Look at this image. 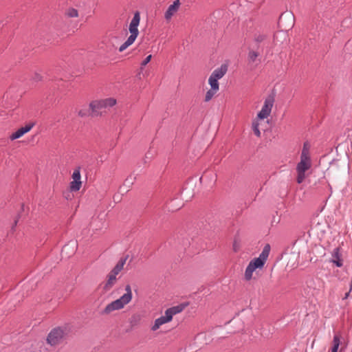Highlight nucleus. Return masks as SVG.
Here are the masks:
<instances>
[{"label": "nucleus", "instance_id": "nucleus-1", "mask_svg": "<svg viewBox=\"0 0 352 352\" xmlns=\"http://www.w3.org/2000/svg\"><path fill=\"white\" fill-rule=\"evenodd\" d=\"M270 250V245H266L264 247L262 252L260 254L259 256L252 260L249 263L248 265L245 269L244 275V278L246 280H250L252 279V274L256 269H261L264 266L269 256Z\"/></svg>", "mask_w": 352, "mask_h": 352}, {"label": "nucleus", "instance_id": "nucleus-2", "mask_svg": "<svg viewBox=\"0 0 352 352\" xmlns=\"http://www.w3.org/2000/svg\"><path fill=\"white\" fill-rule=\"evenodd\" d=\"M125 291L126 293L124 294L121 297L108 304L102 310V314L106 315L109 314L113 311L122 309L126 305L129 303L132 299V291L129 285H126Z\"/></svg>", "mask_w": 352, "mask_h": 352}, {"label": "nucleus", "instance_id": "nucleus-3", "mask_svg": "<svg viewBox=\"0 0 352 352\" xmlns=\"http://www.w3.org/2000/svg\"><path fill=\"white\" fill-rule=\"evenodd\" d=\"M140 13L139 11H136L134 13L133 17L132 18L129 24V31L130 32V36L119 47L120 52L124 51L127 47H129L135 42L139 34L138 26L140 25Z\"/></svg>", "mask_w": 352, "mask_h": 352}, {"label": "nucleus", "instance_id": "nucleus-4", "mask_svg": "<svg viewBox=\"0 0 352 352\" xmlns=\"http://www.w3.org/2000/svg\"><path fill=\"white\" fill-rule=\"evenodd\" d=\"M116 104V100L113 98H108L91 102L89 104L91 117L102 116V113L105 112L106 109L111 107Z\"/></svg>", "mask_w": 352, "mask_h": 352}, {"label": "nucleus", "instance_id": "nucleus-5", "mask_svg": "<svg viewBox=\"0 0 352 352\" xmlns=\"http://www.w3.org/2000/svg\"><path fill=\"white\" fill-rule=\"evenodd\" d=\"M65 333L60 327L54 328L47 337V343L52 346L61 344L65 338Z\"/></svg>", "mask_w": 352, "mask_h": 352}, {"label": "nucleus", "instance_id": "nucleus-6", "mask_svg": "<svg viewBox=\"0 0 352 352\" xmlns=\"http://www.w3.org/2000/svg\"><path fill=\"white\" fill-rule=\"evenodd\" d=\"M274 102V98L273 96H268L264 101V104L262 107L261 110L258 113L257 117L259 119H265L267 118L271 113L273 104Z\"/></svg>", "mask_w": 352, "mask_h": 352}, {"label": "nucleus", "instance_id": "nucleus-7", "mask_svg": "<svg viewBox=\"0 0 352 352\" xmlns=\"http://www.w3.org/2000/svg\"><path fill=\"white\" fill-rule=\"evenodd\" d=\"M80 168H76L72 174L73 181L70 183V189L72 191H78L80 189L82 182L80 181Z\"/></svg>", "mask_w": 352, "mask_h": 352}, {"label": "nucleus", "instance_id": "nucleus-8", "mask_svg": "<svg viewBox=\"0 0 352 352\" xmlns=\"http://www.w3.org/2000/svg\"><path fill=\"white\" fill-rule=\"evenodd\" d=\"M267 34L261 32H256L253 36V39L248 46L257 47L258 49H263L262 43L267 38Z\"/></svg>", "mask_w": 352, "mask_h": 352}, {"label": "nucleus", "instance_id": "nucleus-9", "mask_svg": "<svg viewBox=\"0 0 352 352\" xmlns=\"http://www.w3.org/2000/svg\"><path fill=\"white\" fill-rule=\"evenodd\" d=\"M34 126V123L31 122V123L26 124L25 126H23V127L19 129L16 131H15L10 135V139L12 140H14L21 138L25 133L29 132L32 129V127Z\"/></svg>", "mask_w": 352, "mask_h": 352}, {"label": "nucleus", "instance_id": "nucleus-10", "mask_svg": "<svg viewBox=\"0 0 352 352\" xmlns=\"http://www.w3.org/2000/svg\"><path fill=\"white\" fill-rule=\"evenodd\" d=\"M262 52L263 49H258L257 47L248 46V60L249 63L256 62L257 58L260 56Z\"/></svg>", "mask_w": 352, "mask_h": 352}, {"label": "nucleus", "instance_id": "nucleus-11", "mask_svg": "<svg viewBox=\"0 0 352 352\" xmlns=\"http://www.w3.org/2000/svg\"><path fill=\"white\" fill-rule=\"evenodd\" d=\"M180 6L179 0L174 1L173 3L170 5L164 14V18L170 20L171 17L178 11Z\"/></svg>", "mask_w": 352, "mask_h": 352}, {"label": "nucleus", "instance_id": "nucleus-12", "mask_svg": "<svg viewBox=\"0 0 352 352\" xmlns=\"http://www.w3.org/2000/svg\"><path fill=\"white\" fill-rule=\"evenodd\" d=\"M330 262L333 263L338 267H340L343 265L340 248H336L333 249L331 253V258L330 259Z\"/></svg>", "mask_w": 352, "mask_h": 352}, {"label": "nucleus", "instance_id": "nucleus-13", "mask_svg": "<svg viewBox=\"0 0 352 352\" xmlns=\"http://www.w3.org/2000/svg\"><path fill=\"white\" fill-rule=\"evenodd\" d=\"M311 163L310 157H300V162L297 164L296 170L297 172H306L311 168Z\"/></svg>", "mask_w": 352, "mask_h": 352}, {"label": "nucleus", "instance_id": "nucleus-14", "mask_svg": "<svg viewBox=\"0 0 352 352\" xmlns=\"http://www.w3.org/2000/svg\"><path fill=\"white\" fill-rule=\"evenodd\" d=\"M228 67L226 65H222L220 67L215 69L210 76L217 80L221 79L227 72Z\"/></svg>", "mask_w": 352, "mask_h": 352}, {"label": "nucleus", "instance_id": "nucleus-15", "mask_svg": "<svg viewBox=\"0 0 352 352\" xmlns=\"http://www.w3.org/2000/svg\"><path fill=\"white\" fill-rule=\"evenodd\" d=\"M128 256H126L124 258H122L116 265V266L112 269V270L109 272L110 274L117 276L123 269L124 264L127 260Z\"/></svg>", "mask_w": 352, "mask_h": 352}, {"label": "nucleus", "instance_id": "nucleus-16", "mask_svg": "<svg viewBox=\"0 0 352 352\" xmlns=\"http://www.w3.org/2000/svg\"><path fill=\"white\" fill-rule=\"evenodd\" d=\"M116 283V276L111 274L107 275V280L103 286V289L106 292L110 290Z\"/></svg>", "mask_w": 352, "mask_h": 352}, {"label": "nucleus", "instance_id": "nucleus-17", "mask_svg": "<svg viewBox=\"0 0 352 352\" xmlns=\"http://www.w3.org/2000/svg\"><path fill=\"white\" fill-rule=\"evenodd\" d=\"M167 322H168L167 318L165 316H162L155 320L154 324L152 326L151 329L153 331H156L160 327V326Z\"/></svg>", "mask_w": 352, "mask_h": 352}, {"label": "nucleus", "instance_id": "nucleus-18", "mask_svg": "<svg viewBox=\"0 0 352 352\" xmlns=\"http://www.w3.org/2000/svg\"><path fill=\"white\" fill-rule=\"evenodd\" d=\"M340 344V338L338 335H335L333 339V346L331 348V352H338L339 346Z\"/></svg>", "mask_w": 352, "mask_h": 352}, {"label": "nucleus", "instance_id": "nucleus-19", "mask_svg": "<svg viewBox=\"0 0 352 352\" xmlns=\"http://www.w3.org/2000/svg\"><path fill=\"white\" fill-rule=\"evenodd\" d=\"M218 80H219L214 78L210 76L208 79V83L210 86V89L217 91L219 89V84L218 82Z\"/></svg>", "mask_w": 352, "mask_h": 352}, {"label": "nucleus", "instance_id": "nucleus-20", "mask_svg": "<svg viewBox=\"0 0 352 352\" xmlns=\"http://www.w3.org/2000/svg\"><path fill=\"white\" fill-rule=\"evenodd\" d=\"M309 147H310L309 144L307 142L304 143L303 148H302L301 155H300V157H304V158L310 157H309Z\"/></svg>", "mask_w": 352, "mask_h": 352}, {"label": "nucleus", "instance_id": "nucleus-21", "mask_svg": "<svg viewBox=\"0 0 352 352\" xmlns=\"http://www.w3.org/2000/svg\"><path fill=\"white\" fill-rule=\"evenodd\" d=\"M186 306V305L180 304L177 306L170 307V309L172 310L173 314L175 316V314H177L182 312Z\"/></svg>", "mask_w": 352, "mask_h": 352}, {"label": "nucleus", "instance_id": "nucleus-22", "mask_svg": "<svg viewBox=\"0 0 352 352\" xmlns=\"http://www.w3.org/2000/svg\"><path fill=\"white\" fill-rule=\"evenodd\" d=\"M135 180V177L133 175H130L124 180L123 185L126 186L127 188H129L133 184Z\"/></svg>", "mask_w": 352, "mask_h": 352}, {"label": "nucleus", "instance_id": "nucleus-23", "mask_svg": "<svg viewBox=\"0 0 352 352\" xmlns=\"http://www.w3.org/2000/svg\"><path fill=\"white\" fill-rule=\"evenodd\" d=\"M217 91V90H214L212 89H209L206 94L204 101L209 102Z\"/></svg>", "mask_w": 352, "mask_h": 352}, {"label": "nucleus", "instance_id": "nucleus-24", "mask_svg": "<svg viewBox=\"0 0 352 352\" xmlns=\"http://www.w3.org/2000/svg\"><path fill=\"white\" fill-rule=\"evenodd\" d=\"M252 130L254 133V134L257 136V137H260L261 136V131L259 130V123L258 121H254L252 122Z\"/></svg>", "mask_w": 352, "mask_h": 352}, {"label": "nucleus", "instance_id": "nucleus-25", "mask_svg": "<svg viewBox=\"0 0 352 352\" xmlns=\"http://www.w3.org/2000/svg\"><path fill=\"white\" fill-rule=\"evenodd\" d=\"M78 116L80 117H87V116H91L90 114V107H89V109H80L78 113Z\"/></svg>", "mask_w": 352, "mask_h": 352}, {"label": "nucleus", "instance_id": "nucleus-26", "mask_svg": "<svg viewBox=\"0 0 352 352\" xmlns=\"http://www.w3.org/2000/svg\"><path fill=\"white\" fill-rule=\"evenodd\" d=\"M67 15L69 17H77L78 15V10L74 8H70L67 10Z\"/></svg>", "mask_w": 352, "mask_h": 352}, {"label": "nucleus", "instance_id": "nucleus-27", "mask_svg": "<svg viewBox=\"0 0 352 352\" xmlns=\"http://www.w3.org/2000/svg\"><path fill=\"white\" fill-rule=\"evenodd\" d=\"M173 316L172 310L170 308H168L165 311V315L164 316H165L168 322H170L172 320Z\"/></svg>", "mask_w": 352, "mask_h": 352}, {"label": "nucleus", "instance_id": "nucleus-28", "mask_svg": "<svg viewBox=\"0 0 352 352\" xmlns=\"http://www.w3.org/2000/svg\"><path fill=\"white\" fill-rule=\"evenodd\" d=\"M297 173H298L297 182H298V184H301L305 178V172H297Z\"/></svg>", "mask_w": 352, "mask_h": 352}, {"label": "nucleus", "instance_id": "nucleus-29", "mask_svg": "<svg viewBox=\"0 0 352 352\" xmlns=\"http://www.w3.org/2000/svg\"><path fill=\"white\" fill-rule=\"evenodd\" d=\"M152 58V56L151 55H148L147 56L145 59L141 63V66L142 67H144L146 66L150 61H151V59Z\"/></svg>", "mask_w": 352, "mask_h": 352}, {"label": "nucleus", "instance_id": "nucleus-30", "mask_svg": "<svg viewBox=\"0 0 352 352\" xmlns=\"http://www.w3.org/2000/svg\"><path fill=\"white\" fill-rule=\"evenodd\" d=\"M42 77L39 74H35L34 80L36 82L41 80Z\"/></svg>", "mask_w": 352, "mask_h": 352}, {"label": "nucleus", "instance_id": "nucleus-31", "mask_svg": "<svg viewBox=\"0 0 352 352\" xmlns=\"http://www.w3.org/2000/svg\"><path fill=\"white\" fill-rule=\"evenodd\" d=\"M349 294H350V292L349 291L347 293L345 294L344 297L343 298V299H346L349 297Z\"/></svg>", "mask_w": 352, "mask_h": 352}, {"label": "nucleus", "instance_id": "nucleus-32", "mask_svg": "<svg viewBox=\"0 0 352 352\" xmlns=\"http://www.w3.org/2000/svg\"><path fill=\"white\" fill-rule=\"evenodd\" d=\"M284 14H282L280 16V19H279V22L281 23L283 19V17H284Z\"/></svg>", "mask_w": 352, "mask_h": 352}, {"label": "nucleus", "instance_id": "nucleus-33", "mask_svg": "<svg viewBox=\"0 0 352 352\" xmlns=\"http://www.w3.org/2000/svg\"><path fill=\"white\" fill-rule=\"evenodd\" d=\"M234 252H236L238 250V248H236V245L235 243L234 244Z\"/></svg>", "mask_w": 352, "mask_h": 352}, {"label": "nucleus", "instance_id": "nucleus-34", "mask_svg": "<svg viewBox=\"0 0 352 352\" xmlns=\"http://www.w3.org/2000/svg\"><path fill=\"white\" fill-rule=\"evenodd\" d=\"M16 223H17V221L16 220V221H14V225H13L12 228V230H14V227L16 226Z\"/></svg>", "mask_w": 352, "mask_h": 352}, {"label": "nucleus", "instance_id": "nucleus-35", "mask_svg": "<svg viewBox=\"0 0 352 352\" xmlns=\"http://www.w3.org/2000/svg\"><path fill=\"white\" fill-rule=\"evenodd\" d=\"M352 290V279H351V283H350V289H349V292H351Z\"/></svg>", "mask_w": 352, "mask_h": 352}, {"label": "nucleus", "instance_id": "nucleus-36", "mask_svg": "<svg viewBox=\"0 0 352 352\" xmlns=\"http://www.w3.org/2000/svg\"><path fill=\"white\" fill-rule=\"evenodd\" d=\"M208 173H205L202 177H201V179H203L204 177H206Z\"/></svg>", "mask_w": 352, "mask_h": 352}]
</instances>
